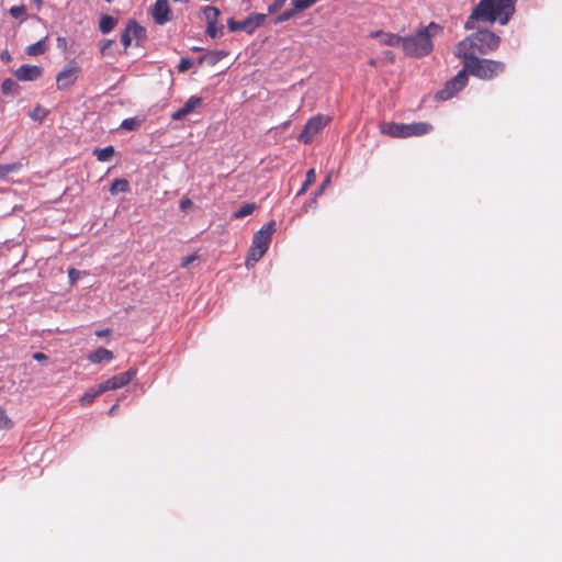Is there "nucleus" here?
I'll return each instance as SVG.
<instances>
[{
	"label": "nucleus",
	"instance_id": "obj_1",
	"mask_svg": "<svg viewBox=\"0 0 562 562\" xmlns=\"http://www.w3.org/2000/svg\"><path fill=\"white\" fill-rule=\"evenodd\" d=\"M515 2L516 0H480L465 22V29L473 30L475 21H498L502 25L507 24L515 12Z\"/></svg>",
	"mask_w": 562,
	"mask_h": 562
},
{
	"label": "nucleus",
	"instance_id": "obj_2",
	"mask_svg": "<svg viewBox=\"0 0 562 562\" xmlns=\"http://www.w3.org/2000/svg\"><path fill=\"white\" fill-rule=\"evenodd\" d=\"M501 38L488 30H479L461 41L454 47V55L458 58H475L479 55H487L496 50L499 46Z\"/></svg>",
	"mask_w": 562,
	"mask_h": 562
},
{
	"label": "nucleus",
	"instance_id": "obj_3",
	"mask_svg": "<svg viewBox=\"0 0 562 562\" xmlns=\"http://www.w3.org/2000/svg\"><path fill=\"white\" fill-rule=\"evenodd\" d=\"M440 31V26L431 22L428 26L420 29L416 34L404 37V53L414 58H419L431 53L432 36Z\"/></svg>",
	"mask_w": 562,
	"mask_h": 562
},
{
	"label": "nucleus",
	"instance_id": "obj_4",
	"mask_svg": "<svg viewBox=\"0 0 562 562\" xmlns=\"http://www.w3.org/2000/svg\"><path fill=\"white\" fill-rule=\"evenodd\" d=\"M463 69L467 75L469 74L482 80H491L503 74L506 65L499 60L475 57L463 59Z\"/></svg>",
	"mask_w": 562,
	"mask_h": 562
},
{
	"label": "nucleus",
	"instance_id": "obj_5",
	"mask_svg": "<svg viewBox=\"0 0 562 562\" xmlns=\"http://www.w3.org/2000/svg\"><path fill=\"white\" fill-rule=\"evenodd\" d=\"M432 130L429 123L415 122L411 124L389 122L381 125L382 134L396 138L422 136Z\"/></svg>",
	"mask_w": 562,
	"mask_h": 562
},
{
	"label": "nucleus",
	"instance_id": "obj_6",
	"mask_svg": "<svg viewBox=\"0 0 562 562\" xmlns=\"http://www.w3.org/2000/svg\"><path fill=\"white\" fill-rule=\"evenodd\" d=\"M267 20V14L252 13L247 16L244 21H236L233 18L227 21V26L231 32L245 31L248 34H252L258 27H260Z\"/></svg>",
	"mask_w": 562,
	"mask_h": 562
},
{
	"label": "nucleus",
	"instance_id": "obj_7",
	"mask_svg": "<svg viewBox=\"0 0 562 562\" xmlns=\"http://www.w3.org/2000/svg\"><path fill=\"white\" fill-rule=\"evenodd\" d=\"M468 83V75L464 69L460 70L445 87L436 93V99L447 101L461 91Z\"/></svg>",
	"mask_w": 562,
	"mask_h": 562
},
{
	"label": "nucleus",
	"instance_id": "obj_8",
	"mask_svg": "<svg viewBox=\"0 0 562 562\" xmlns=\"http://www.w3.org/2000/svg\"><path fill=\"white\" fill-rule=\"evenodd\" d=\"M328 120L323 115H316L307 121L299 139L308 144L326 126Z\"/></svg>",
	"mask_w": 562,
	"mask_h": 562
},
{
	"label": "nucleus",
	"instance_id": "obj_9",
	"mask_svg": "<svg viewBox=\"0 0 562 562\" xmlns=\"http://www.w3.org/2000/svg\"><path fill=\"white\" fill-rule=\"evenodd\" d=\"M135 375H136L135 369H130L125 372L113 375L112 378H110L106 381L101 383V391L106 392V391L123 387L126 384H128Z\"/></svg>",
	"mask_w": 562,
	"mask_h": 562
},
{
	"label": "nucleus",
	"instance_id": "obj_10",
	"mask_svg": "<svg viewBox=\"0 0 562 562\" xmlns=\"http://www.w3.org/2000/svg\"><path fill=\"white\" fill-rule=\"evenodd\" d=\"M274 232H276V222L271 221V222L267 223L266 225H263L261 227V229L255 234L251 245L255 246L256 248H261L267 251L270 240H271V236Z\"/></svg>",
	"mask_w": 562,
	"mask_h": 562
},
{
	"label": "nucleus",
	"instance_id": "obj_11",
	"mask_svg": "<svg viewBox=\"0 0 562 562\" xmlns=\"http://www.w3.org/2000/svg\"><path fill=\"white\" fill-rule=\"evenodd\" d=\"M171 10L168 0H157L151 9V15L156 24L164 25L170 20Z\"/></svg>",
	"mask_w": 562,
	"mask_h": 562
},
{
	"label": "nucleus",
	"instance_id": "obj_12",
	"mask_svg": "<svg viewBox=\"0 0 562 562\" xmlns=\"http://www.w3.org/2000/svg\"><path fill=\"white\" fill-rule=\"evenodd\" d=\"M42 74H43L42 67L25 64L15 70L14 76L20 81H34V80L38 79L42 76Z\"/></svg>",
	"mask_w": 562,
	"mask_h": 562
},
{
	"label": "nucleus",
	"instance_id": "obj_13",
	"mask_svg": "<svg viewBox=\"0 0 562 562\" xmlns=\"http://www.w3.org/2000/svg\"><path fill=\"white\" fill-rule=\"evenodd\" d=\"M78 68L71 67L61 70L56 77L57 89L64 90L72 86L77 80Z\"/></svg>",
	"mask_w": 562,
	"mask_h": 562
},
{
	"label": "nucleus",
	"instance_id": "obj_14",
	"mask_svg": "<svg viewBox=\"0 0 562 562\" xmlns=\"http://www.w3.org/2000/svg\"><path fill=\"white\" fill-rule=\"evenodd\" d=\"M202 98L200 97H191L188 99V101L183 104L182 108L178 109L171 114V119L175 121H180L184 119L187 115L192 113L196 108H199L202 104Z\"/></svg>",
	"mask_w": 562,
	"mask_h": 562
},
{
	"label": "nucleus",
	"instance_id": "obj_15",
	"mask_svg": "<svg viewBox=\"0 0 562 562\" xmlns=\"http://www.w3.org/2000/svg\"><path fill=\"white\" fill-rule=\"evenodd\" d=\"M87 359L92 363H100L103 361H110L113 359V352L103 347L98 348L93 352L87 356Z\"/></svg>",
	"mask_w": 562,
	"mask_h": 562
},
{
	"label": "nucleus",
	"instance_id": "obj_16",
	"mask_svg": "<svg viewBox=\"0 0 562 562\" xmlns=\"http://www.w3.org/2000/svg\"><path fill=\"white\" fill-rule=\"evenodd\" d=\"M376 36H379L381 38V42L386 46H391V47L402 46V48L404 47V37H402L400 35L381 32V33H376Z\"/></svg>",
	"mask_w": 562,
	"mask_h": 562
},
{
	"label": "nucleus",
	"instance_id": "obj_17",
	"mask_svg": "<svg viewBox=\"0 0 562 562\" xmlns=\"http://www.w3.org/2000/svg\"><path fill=\"white\" fill-rule=\"evenodd\" d=\"M104 393V391H101V383L97 386L90 387L81 397H80V404L82 406L90 405L95 397Z\"/></svg>",
	"mask_w": 562,
	"mask_h": 562
},
{
	"label": "nucleus",
	"instance_id": "obj_18",
	"mask_svg": "<svg viewBox=\"0 0 562 562\" xmlns=\"http://www.w3.org/2000/svg\"><path fill=\"white\" fill-rule=\"evenodd\" d=\"M47 37H44L40 40L38 42L29 45L25 49V53L29 56H38L44 54L47 50V44H46Z\"/></svg>",
	"mask_w": 562,
	"mask_h": 562
},
{
	"label": "nucleus",
	"instance_id": "obj_19",
	"mask_svg": "<svg viewBox=\"0 0 562 562\" xmlns=\"http://www.w3.org/2000/svg\"><path fill=\"white\" fill-rule=\"evenodd\" d=\"M117 24V20L111 15H102L100 18L99 29L102 34L110 33Z\"/></svg>",
	"mask_w": 562,
	"mask_h": 562
},
{
	"label": "nucleus",
	"instance_id": "obj_20",
	"mask_svg": "<svg viewBox=\"0 0 562 562\" xmlns=\"http://www.w3.org/2000/svg\"><path fill=\"white\" fill-rule=\"evenodd\" d=\"M126 29L131 33V38H143L146 36V30L139 25L135 20H130Z\"/></svg>",
	"mask_w": 562,
	"mask_h": 562
},
{
	"label": "nucleus",
	"instance_id": "obj_21",
	"mask_svg": "<svg viewBox=\"0 0 562 562\" xmlns=\"http://www.w3.org/2000/svg\"><path fill=\"white\" fill-rule=\"evenodd\" d=\"M227 54L223 50L212 52L206 55H203L199 58V64L202 65L204 63L209 65H215L218 60L225 57Z\"/></svg>",
	"mask_w": 562,
	"mask_h": 562
},
{
	"label": "nucleus",
	"instance_id": "obj_22",
	"mask_svg": "<svg viewBox=\"0 0 562 562\" xmlns=\"http://www.w3.org/2000/svg\"><path fill=\"white\" fill-rule=\"evenodd\" d=\"M23 167L21 161L0 165V178H7L10 173L19 172Z\"/></svg>",
	"mask_w": 562,
	"mask_h": 562
},
{
	"label": "nucleus",
	"instance_id": "obj_23",
	"mask_svg": "<svg viewBox=\"0 0 562 562\" xmlns=\"http://www.w3.org/2000/svg\"><path fill=\"white\" fill-rule=\"evenodd\" d=\"M144 119L137 116L125 119L121 123V128L125 131H136L140 127Z\"/></svg>",
	"mask_w": 562,
	"mask_h": 562
},
{
	"label": "nucleus",
	"instance_id": "obj_24",
	"mask_svg": "<svg viewBox=\"0 0 562 562\" xmlns=\"http://www.w3.org/2000/svg\"><path fill=\"white\" fill-rule=\"evenodd\" d=\"M114 153L115 150L113 146L97 148L94 150V155L99 161H109L113 157Z\"/></svg>",
	"mask_w": 562,
	"mask_h": 562
},
{
	"label": "nucleus",
	"instance_id": "obj_25",
	"mask_svg": "<svg viewBox=\"0 0 562 562\" xmlns=\"http://www.w3.org/2000/svg\"><path fill=\"white\" fill-rule=\"evenodd\" d=\"M204 15L207 24H216L221 14L220 10L215 7L207 5L204 8Z\"/></svg>",
	"mask_w": 562,
	"mask_h": 562
},
{
	"label": "nucleus",
	"instance_id": "obj_26",
	"mask_svg": "<svg viewBox=\"0 0 562 562\" xmlns=\"http://www.w3.org/2000/svg\"><path fill=\"white\" fill-rule=\"evenodd\" d=\"M257 209V205L255 203H246L241 205L235 213V218H243L248 215H250L255 210Z\"/></svg>",
	"mask_w": 562,
	"mask_h": 562
},
{
	"label": "nucleus",
	"instance_id": "obj_27",
	"mask_svg": "<svg viewBox=\"0 0 562 562\" xmlns=\"http://www.w3.org/2000/svg\"><path fill=\"white\" fill-rule=\"evenodd\" d=\"M19 89V85L11 78L5 79L1 85L3 94H14Z\"/></svg>",
	"mask_w": 562,
	"mask_h": 562
},
{
	"label": "nucleus",
	"instance_id": "obj_28",
	"mask_svg": "<svg viewBox=\"0 0 562 562\" xmlns=\"http://www.w3.org/2000/svg\"><path fill=\"white\" fill-rule=\"evenodd\" d=\"M315 179H316L315 170L314 169L307 170L305 181L303 182L301 189L297 191L296 195L304 194L306 192V190L308 189V187L315 181Z\"/></svg>",
	"mask_w": 562,
	"mask_h": 562
},
{
	"label": "nucleus",
	"instance_id": "obj_29",
	"mask_svg": "<svg viewBox=\"0 0 562 562\" xmlns=\"http://www.w3.org/2000/svg\"><path fill=\"white\" fill-rule=\"evenodd\" d=\"M128 190V182L125 179H115L111 186V193L126 192Z\"/></svg>",
	"mask_w": 562,
	"mask_h": 562
},
{
	"label": "nucleus",
	"instance_id": "obj_30",
	"mask_svg": "<svg viewBox=\"0 0 562 562\" xmlns=\"http://www.w3.org/2000/svg\"><path fill=\"white\" fill-rule=\"evenodd\" d=\"M265 254V249L256 248L255 246L251 245L249 249V256L246 262L247 267L251 265L250 261H252L254 263L257 262Z\"/></svg>",
	"mask_w": 562,
	"mask_h": 562
},
{
	"label": "nucleus",
	"instance_id": "obj_31",
	"mask_svg": "<svg viewBox=\"0 0 562 562\" xmlns=\"http://www.w3.org/2000/svg\"><path fill=\"white\" fill-rule=\"evenodd\" d=\"M317 0H291L293 7H294V11H303V10H306L308 8H311L313 4L316 3Z\"/></svg>",
	"mask_w": 562,
	"mask_h": 562
},
{
	"label": "nucleus",
	"instance_id": "obj_32",
	"mask_svg": "<svg viewBox=\"0 0 562 562\" xmlns=\"http://www.w3.org/2000/svg\"><path fill=\"white\" fill-rule=\"evenodd\" d=\"M9 13L14 19H24L26 15V8L25 5H14L9 10Z\"/></svg>",
	"mask_w": 562,
	"mask_h": 562
},
{
	"label": "nucleus",
	"instance_id": "obj_33",
	"mask_svg": "<svg viewBox=\"0 0 562 562\" xmlns=\"http://www.w3.org/2000/svg\"><path fill=\"white\" fill-rule=\"evenodd\" d=\"M13 422L8 417L5 411L0 406V429H11Z\"/></svg>",
	"mask_w": 562,
	"mask_h": 562
},
{
	"label": "nucleus",
	"instance_id": "obj_34",
	"mask_svg": "<svg viewBox=\"0 0 562 562\" xmlns=\"http://www.w3.org/2000/svg\"><path fill=\"white\" fill-rule=\"evenodd\" d=\"M297 11H294V8L291 9V10H285L284 12H282L280 15H278L274 20V23L276 24H280V23H283L285 21H289L291 20L292 18H294L296 15Z\"/></svg>",
	"mask_w": 562,
	"mask_h": 562
},
{
	"label": "nucleus",
	"instance_id": "obj_35",
	"mask_svg": "<svg viewBox=\"0 0 562 562\" xmlns=\"http://www.w3.org/2000/svg\"><path fill=\"white\" fill-rule=\"evenodd\" d=\"M223 30H224V27L223 26H217V23L216 24H207L206 34L210 37L215 38L217 36H222L223 35Z\"/></svg>",
	"mask_w": 562,
	"mask_h": 562
},
{
	"label": "nucleus",
	"instance_id": "obj_36",
	"mask_svg": "<svg viewBox=\"0 0 562 562\" xmlns=\"http://www.w3.org/2000/svg\"><path fill=\"white\" fill-rule=\"evenodd\" d=\"M192 64H193L192 59H190V58H181L180 63L178 65L179 72L187 71L192 66Z\"/></svg>",
	"mask_w": 562,
	"mask_h": 562
},
{
	"label": "nucleus",
	"instance_id": "obj_37",
	"mask_svg": "<svg viewBox=\"0 0 562 562\" xmlns=\"http://www.w3.org/2000/svg\"><path fill=\"white\" fill-rule=\"evenodd\" d=\"M46 116V111L37 106L32 113L31 117L35 121H42Z\"/></svg>",
	"mask_w": 562,
	"mask_h": 562
},
{
	"label": "nucleus",
	"instance_id": "obj_38",
	"mask_svg": "<svg viewBox=\"0 0 562 562\" xmlns=\"http://www.w3.org/2000/svg\"><path fill=\"white\" fill-rule=\"evenodd\" d=\"M286 0H276L273 3H271L269 7H268V11L269 13H276L278 12L279 10H281V8L284 5Z\"/></svg>",
	"mask_w": 562,
	"mask_h": 562
},
{
	"label": "nucleus",
	"instance_id": "obj_39",
	"mask_svg": "<svg viewBox=\"0 0 562 562\" xmlns=\"http://www.w3.org/2000/svg\"><path fill=\"white\" fill-rule=\"evenodd\" d=\"M121 42L125 48H127L132 43L131 33L128 32V30L126 27H125L124 32L121 34Z\"/></svg>",
	"mask_w": 562,
	"mask_h": 562
},
{
	"label": "nucleus",
	"instance_id": "obj_40",
	"mask_svg": "<svg viewBox=\"0 0 562 562\" xmlns=\"http://www.w3.org/2000/svg\"><path fill=\"white\" fill-rule=\"evenodd\" d=\"M81 272L75 268H70L68 270V277L71 284H75L77 280L79 279Z\"/></svg>",
	"mask_w": 562,
	"mask_h": 562
},
{
	"label": "nucleus",
	"instance_id": "obj_41",
	"mask_svg": "<svg viewBox=\"0 0 562 562\" xmlns=\"http://www.w3.org/2000/svg\"><path fill=\"white\" fill-rule=\"evenodd\" d=\"M198 259V256L192 254L187 257L182 258L181 266L182 267H189L191 263H193Z\"/></svg>",
	"mask_w": 562,
	"mask_h": 562
},
{
	"label": "nucleus",
	"instance_id": "obj_42",
	"mask_svg": "<svg viewBox=\"0 0 562 562\" xmlns=\"http://www.w3.org/2000/svg\"><path fill=\"white\" fill-rule=\"evenodd\" d=\"M114 43L113 40H104L100 43V52L101 54H105L106 50L112 46V44Z\"/></svg>",
	"mask_w": 562,
	"mask_h": 562
},
{
	"label": "nucleus",
	"instance_id": "obj_43",
	"mask_svg": "<svg viewBox=\"0 0 562 562\" xmlns=\"http://www.w3.org/2000/svg\"><path fill=\"white\" fill-rule=\"evenodd\" d=\"M192 207H193V202L190 199H182L180 201V209L182 211H188V210H191Z\"/></svg>",
	"mask_w": 562,
	"mask_h": 562
},
{
	"label": "nucleus",
	"instance_id": "obj_44",
	"mask_svg": "<svg viewBox=\"0 0 562 562\" xmlns=\"http://www.w3.org/2000/svg\"><path fill=\"white\" fill-rule=\"evenodd\" d=\"M329 183H330V177L328 176V177H326V179L322 182V184H321L319 189L317 190V192H315V193H316V195H321V194L325 191L326 187H327Z\"/></svg>",
	"mask_w": 562,
	"mask_h": 562
},
{
	"label": "nucleus",
	"instance_id": "obj_45",
	"mask_svg": "<svg viewBox=\"0 0 562 562\" xmlns=\"http://www.w3.org/2000/svg\"><path fill=\"white\" fill-rule=\"evenodd\" d=\"M33 359L37 361H44L47 359V356L43 352H35L33 353Z\"/></svg>",
	"mask_w": 562,
	"mask_h": 562
},
{
	"label": "nucleus",
	"instance_id": "obj_46",
	"mask_svg": "<svg viewBox=\"0 0 562 562\" xmlns=\"http://www.w3.org/2000/svg\"><path fill=\"white\" fill-rule=\"evenodd\" d=\"M119 411V404H114L110 409H109V415L110 416H114Z\"/></svg>",
	"mask_w": 562,
	"mask_h": 562
},
{
	"label": "nucleus",
	"instance_id": "obj_47",
	"mask_svg": "<svg viewBox=\"0 0 562 562\" xmlns=\"http://www.w3.org/2000/svg\"><path fill=\"white\" fill-rule=\"evenodd\" d=\"M108 334H109V329H102V330L95 331V335L98 337H103V336H106Z\"/></svg>",
	"mask_w": 562,
	"mask_h": 562
},
{
	"label": "nucleus",
	"instance_id": "obj_48",
	"mask_svg": "<svg viewBox=\"0 0 562 562\" xmlns=\"http://www.w3.org/2000/svg\"><path fill=\"white\" fill-rule=\"evenodd\" d=\"M1 58H2V59H7V60H9V59H10V55H9V53H8V52L2 53V54H1Z\"/></svg>",
	"mask_w": 562,
	"mask_h": 562
},
{
	"label": "nucleus",
	"instance_id": "obj_49",
	"mask_svg": "<svg viewBox=\"0 0 562 562\" xmlns=\"http://www.w3.org/2000/svg\"><path fill=\"white\" fill-rule=\"evenodd\" d=\"M318 195H316V193L314 194L313 199L311 200L310 204L311 205H314L316 204V199H317Z\"/></svg>",
	"mask_w": 562,
	"mask_h": 562
}]
</instances>
